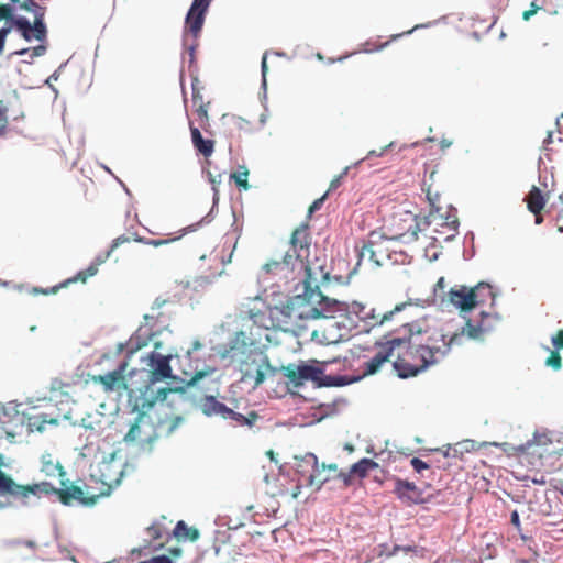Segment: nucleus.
Segmentation results:
<instances>
[{
  "label": "nucleus",
  "mask_w": 563,
  "mask_h": 563,
  "mask_svg": "<svg viewBox=\"0 0 563 563\" xmlns=\"http://www.w3.org/2000/svg\"><path fill=\"white\" fill-rule=\"evenodd\" d=\"M338 477L343 482L344 486H351L353 484L354 475L352 471L349 472H339Z\"/></svg>",
  "instance_id": "42"
},
{
  "label": "nucleus",
  "mask_w": 563,
  "mask_h": 563,
  "mask_svg": "<svg viewBox=\"0 0 563 563\" xmlns=\"http://www.w3.org/2000/svg\"><path fill=\"white\" fill-rule=\"evenodd\" d=\"M510 522L517 528L520 529V519L517 510H514L510 516Z\"/></svg>",
  "instance_id": "51"
},
{
  "label": "nucleus",
  "mask_w": 563,
  "mask_h": 563,
  "mask_svg": "<svg viewBox=\"0 0 563 563\" xmlns=\"http://www.w3.org/2000/svg\"><path fill=\"white\" fill-rule=\"evenodd\" d=\"M394 244V239L372 234L360 250L357 265H361L365 260L374 266H383L389 262H397L398 253L393 250Z\"/></svg>",
  "instance_id": "7"
},
{
  "label": "nucleus",
  "mask_w": 563,
  "mask_h": 563,
  "mask_svg": "<svg viewBox=\"0 0 563 563\" xmlns=\"http://www.w3.org/2000/svg\"><path fill=\"white\" fill-rule=\"evenodd\" d=\"M288 267H291L292 271L297 267V261L295 260V253L291 250V245L285 253L280 254L278 258L271 260L264 264L263 269L267 274H276Z\"/></svg>",
  "instance_id": "17"
},
{
  "label": "nucleus",
  "mask_w": 563,
  "mask_h": 563,
  "mask_svg": "<svg viewBox=\"0 0 563 563\" xmlns=\"http://www.w3.org/2000/svg\"><path fill=\"white\" fill-rule=\"evenodd\" d=\"M173 536L177 540L196 541L199 538V531L194 527H188L185 521L179 520L173 530Z\"/></svg>",
  "instance_id": "29"
},
{
  "label": "nucleus",
  "mask_w": 563,
  "mask_h": 563,
  "mask_svg": "<svg viewBox=\"0 0 563 563\" xmlns=\"http://www.w3.org/2000/svg\"><path fill=\"white\" fill-rule=\"evenodd\" d=\"M378 467V463L372 459L364 457L358 462L354 463L350 468L354 477L360 479L365 478L368 473Z\"/></svg>",
  "instance_id": "28"
},
{
  "label": "nucleus",
  "mask_w": 563,
  "mask_h": 563,
  "mask_svg": "<svg viewBox=\"0 0 563 563\" xmlns=\"http://www.w3.org/2000/svg\"><path fill=\"white\" fill-rule=\"evenodd\" d=\"M21 10L33 13V24L24 16H14V9L10 4L0 3V22L5 20L12 27H15L25 41L35 38L44 42L47 36V29L44 22L46 7L40 5L36 0H23Z\"/></svg>",
  "instance_id": "3"
},
{
  "label": "nucleus",
  "mask_w": 563,
  "mask_h": 563,
  "mask_svg": "<svg viewBox=\"0 0 563 563\" xmlns=\"http://www.w3.org/2000/svg\"><path fill=\"white\" fill-rule=\"evenodd\" d=\"M296 471L301 476L307 475V485L316 490L321 489L322 485L330 481V476H322L318 457L313 453L296 457Z\"/></svg>",
  "instance_id": "11"
},
{
  "label": "nucleus",
  "mask_w": 563,
  "mask_h": 563,
  "mask_svg": "<svg viewBox=\"0 0 563 563\" xmlns=\"http://www.w3.org/2000/svg\"><path fill=\"white\" fill-rule=\"evenodd\" d=\"M422 345H408L397 354L393 363L399 378L416 377L433 365L428 355L422 352Z\"/></svg>",
  "instance_id": "6"
},
{
  "label": "nucleus",
  "mask_w": 563,
  "mask_h": 563,
  "mask_svg": "<svg viewBox=\"0 0 563 563\" xmlns=\"http://www.w3.org/2000/svg\"><path fill=\"white\" fill-rule=\"evenodd\" d=\"M261 68H262L263 80L265 81L266 73H267V69H268V67H267V55L266 54L263 55Z\"/></svg>",
  "instance_id": "52"
},
{
  "label": "nucleus",
  "mask_w": 563,
  "mask_h": 563,
  "mask_svg": "<svg viewBox=\"0 0 563 563\" xmlns=\"http://www.w3.org/2000/svg\"><path fill=\"white\" fill-rule=\"evenodd\" d=\"M31 52V57H38V56H42L45 54L46 52V46L45 45H38L32 49L30 48H23V49H20V51H16L15 54L16 55H24V54H27Z\"/></svg>",
  "instance_id": "39"
},
{
  "label": "nucleus",
  "mask_w": 563,
  "mask_h": 563,
  "mask_svg": "<svg viewBox=\"0 0 563 563\" xmlns=\"http://www.w3.org/2000/svg\"><path fill=\"white\" fill-rule=\"evenodd\" d=\"M247 176L249 170L245 167H242L241 170L233 173L231 175V178L234 180L236 186L241 187L244 190H247L250 188Z\"/></svg>",
  "instance_id": "34"
},
{
  "label": "nucleus",
  "mask_w": 563,
  "mask_h": 563,
  "mask_svg": "<svg viewBox=\"0 0 563 563\" xmlns=\"http://www.w3.org/2000/svg\"><path fill=\"white\" fill-rule=\"evenodd\" d=\"M389 44V42H385L383 44H379L373 48H366L365 52L367 53H372V52H376V51H379V49H383L384 47H386L387 45Z\"/></svg>",
  "instance_id": "58"
},
{
  "label": "nucleus",
  "mask_w": 563,
  "mask_h": 563,
  "mask_svg": "<svg viewBox=\"0 0 563 563\" xmlns=\"http://www.w3.org/2000/svg\"><path fill=\"white\" fill-rule=\"evenodd\" d=\"M556 225L560 232H563V194L560 195V208L556 216Z\"/></svg>",
  "instance_id": "44"
},
{
  "label": "nucleus",
  "mask_w": 563,
  "mask_h": 563,
  "mask_svg": "<svg viewBox=\"0 0 563 563\" xmlns=\"http://www.w3.org/2000/svg\"><path fill=\"white\" fill-rule=\"evenodd\" d=\"M45 423L56 424L57 419H54V418L47 419V415H45V413H41V415L33 416L30 418V426L35 427L38 431H42L44 429Z\"/></svg>",
  "instance_id": "33"
},
{
  "label": "nucleus",
  "mask_w": 563,
  "mask_h": 563,
  "mask_svg": "<svg viewBox=\"0 0 563 563\" xmlns=\"http://www.w3.org/2000/svg\"><path fill=\"white\" fill-rule=\"evenodd\" d=\"M189 130L195 150L203 157H210L214 152V141L211 139H203L200 130L191 122L189 123Z\"/></svg>",
  "instance_id": "18"
},
{
  "label": "nucleus",
  "mask_w": 563,
  "mask_h": 563,
  "mask_svg": "<svg viewBox=\"0 0 563 563\" xmlns=\"http://www.w3.org/2000/svg\"><path fill=\"white\" fill-rule=\"evenodd\" d=\"M426 196H427V199L431 206V210H435L438 209V207H442L440 205V198H441V195L439 194L438 190H434L432 185H429L426 189Z\"/></svg>",
  "instance_id": "36"
},
{
  "label": "nucleus",
  "mask_w": 563,
  "mask_h": 563,
  "mask_svg": "<svg viewBox=\"0 0 563 563\" xmlns=\"http://www.w3.org/2000/svg\"><path fill=\"white\" fill-rule=\"evenodd\" d=\"M168 552L174 556V558H177V556H180L181 554V549L180 548H170L168 550Z\"/></svg>",
  "instance_id": "59"
},
{
  "label": "nucleus",
  "mask_w": 563,
  "mask_h": 563,
  "mask_svg": "<svg viewBox=\"0 0 563 563\" xmlns=\"http://www.w3.org/2000/svg\"><path fill=\"white\" fill-rule=\"evenodd\" d=\"M448 297L449 301L461 312H467L475 308L472 289L466 286L452 287Z\"/></svg>",
  "instance_id": "14"
},
{
  "label": "nucleus",
  "mask_w": 563,
  "mask_h": 563,
  "mask_svg": "<svg viewBox=\"0 0 563 563\" xmlns=\"http://www.w3.org/2000/svg\"><path fill=\"white\" fill-rule=\"evenodd\" d=\"M299 494H300V486L297 485L295 490L292 492L291 496H292V498H297L299 496Z\"/></svg>",
  "instance_id": "63"
},
{
  "label": "nucleus",
  "mask_w": 563,
  "mask_h": 563,
  "mask_svg": "<svg viewBox=\"0 0 563 563\" xmlns=\"http://www.w3.org/2000/svg\"><path fill=\"white\" fill-rule=\"evenodd\" d=\"M555 350L550 352V355L545 360V365L553 368L554 371H559L562 367V358L558 350H563V330L556 331V333L552 336L551 340Z\"/></svg>",
  "instance_id": "22"
},
{
  "label": "nucleus",
  "mask_w": 563,
  "mask_h": 563,
  "mask_svg": "<svg viewBox=\"0 0 563 563\" xmlns=\"http://www.w3.org/2000/svg\"><path fill=\"white\" fill-rule=\"evenodd\" d=\"M464 336V330L451 331L449 325L431 328L427 342L421 344L433 365L441 362L451 351L453 345H460Z\"/></svg>",
  "instance_id": "4"
},
{
  "label": "nucleus",
  "mask_w": 563,
  "mask_h": 563,
  "mask_svg": "<svg viewBox=\"0 0 563 563\" xmlns=\"http://www.w3.org/2000/svg\"><path fill=\"white\" fill-rule=\"evenodd\" d=\"M402 342L404 340L401 339H391L383 344H379V347L376 351L375 355L368 361L364 362V375L376 374L382 367V365L388 362L390 357L394 355L395 349L402 346Z\"/></svg>",
  "instance_id": "12"
},
{
  "label": "nucleus",
  "mask_w": 563,
  "mask_h": 563,
  "mask_svg": "<svg viewBox=\"0 0 563 563\" xmlns=\"http://www.w3.org/2000/svg\"><path fill=\"white\" fill-rule=\"evenodd\" d=\"M210 372H213V369L196 372L195 375L187 382V385L188 386L195 385L198 380H200L202 377H205Z\"/></svg>",
  "instance_id": "46"
},
{
  "label": "nucleus",
  "mask_w": 563,
  "mask_h": 563,
  "mask_svg": "<svg viewBox=\"0 0 563 563\" xmlns=\"http://www.w3.org/2000/svg\"><path fill=\"white\" fill-rule=\"evenodd\" d=\"M311 239L308 232V225L301 224L292 231L291 250L295 253V260L300 271H303V288L308 290H320L319 287L329 280V272L323 264L316 258L310 261Z\"/></svg>",
  "instance_id": "2"
},
{
  "label": "nucleus",
  "mask_w": 563,
  "mask_h": 563,
  "mask_svg": "<svg viewBox=\"0 0 563 563\" xmlns=\"http://www.w3.org/2000/svg\"><path fill=\"white\" fill-rule=\"evenodd\" d=\"M231 121V125H232V129H231V134H233V130L236 129L240 131H250L251 129V123L240 117H232L230 119Z\"/></svg>",
  "instance_id": "37"
},
{
  "label": "nucleus",
  "mask_w": 563,
  "mask_h": 563,
  "mask_svg": "<svg viewBox=\"0 0 563 563\" xmlns=\"http://www.w3.org/2000/svg\"><path fill=\"white\" fill-rule=\"evenodd\" d=\"M445 287H446V285H445L444 277H440L434 285V289H433L434 296H440L439 292H443Z\"/></svg>",
  "instance_id": "48"
},
{
  "label": "nucleus",
  "mask_w": 563,
  "mask_h": 563,
  "mask_svg": "<svg viewBox=\"0 0 563 563\" xmlns=\"http://www.w3.org/2000/svg\"><path fill=\"white\" fill-rule=\"evenodd\" d=\"M208 106H209V102L205 103L203 101H201V103H199L196 109V113L200 120L201 125L208 123V121H209Z\"/></svg>",
  "instance_id": "38"
},
{
  "label": "nucleus",
  "mask_w": 563,
  "mask_h": 563,
  "mask_svg": "<svg viewBox=\"0 0 563 563\" xmlns=\"http://www.w3.org/2000/svg\"><path fill=\"white\" fill-rule=\"evenodd\" d=\"M130 236L125 235V234H122L118 238H115L113 241H112V244H111V247L110 250L107 252V257L110 256V254L117 249L119 247L121 244H124V243H129L130 242Z\"/></svg>",
  "instance_id": "40"
},
{
  "label": "nucleus",
  "mask_w": 563,
  "mask_h": 563,
  "mask_svg": "<svg viewBox=\"0 0 563 563\" xmlns=\"http://www.w3.org/2000/svg\"><path fill=\"white\" fill-rule=\"evenodd\" d=\"M552 486L555 490L563 495V479H555Z\"/></svg>",
  "instance_id": "56"
},
{
  "label": "nucleus",
  "mask_w": 563,
  "mask_h": 563,
  "mask_svg": "<svg viewBox=\"0 0 563 563\" xmlns=\"http://www.w3.org/2000/svg\"><path fill=\"white\" fill-rule=\"evenodd\" d=\"M195 230H196V225H189L187 228L181 229L177 234H172V233L167 234V238H165V239H148V242H146V245H151L154 247L167 245L169 243L180 240L186 233L192 232Z\"/></svg>",
  "instance_id": "31"
},
{
  "label": "nucleus",
  "mask_w": 563,
  "mask_h": 563,
  "mask_svg": "<svg viewBox=\"0 0 563 563\" xmlns=\"http://www.w3.org/2000/svg\"><path fill=\"white\" fill-rule=\"evenodd\" d=\"M199 407L206 416H220L224 419L225 413H231L230 408L218 401L214 396H205L201 398Z\"/></svg>",
  "instance_id": "21"
},
{
  "label": "nucleus",
  "mask_w": 563,
  "mask_h": 563,
  "mask_svg": "<svg viewBox=\"0 0 563 563\" xmlns=\"http://www.w3.org/2000/svg\"><path fill=\"white\" fill-rule=\"evenodd\" d=\"M230 412L231 413H225L224 419H230L240 427L252 428L260 418L258 413L254 410L249 411L246 415H242L230 408Z\"/></svg>",
  "instance_id": "26"
},
{
  "label": "nucleus",
  "mask_w": 563,
  "mask_h": 563,
  "mask_svg": "<svg viewBox=\"0 0 563 563\" xmlns=\"http://www.w3.org/2000/svg\"><path fill=\"white\" fill-rule=\"evenodd\" d=\"M8 125V118L5 114V110L0 108V135L4 133Z\"/></svg>",
  "instance_id": "49"
},
{
  "label": "nucleus",
  "mask_w": 563,
  "mask_h": 563,
  "mask_svg": "<svg viewBox=\"0 0 563 563\" xmlns=\"http://www.w3.org/2000/svg\"><path fill=\"white\" fill-rule=\"evenodd\" d=\"M243 368L242 382L252 383L253 388L258 387L265 379V373L255 362L246 363Z\"/></svg>",
  "instance_id": "23"
},
{
  "label": "nucleus",
  "mask_w": 563,
  "mask_h": 563,
  "mask_svg": "<svg viewBox=\"0 0 563 563\" xmlns=\"http://www.w3.org/2000/svg\"><path fill=\"white\" fill-rule=\"evenodd\" d=\"M144 418H145V413L140 412L136 420L131 424L130 430L126 433V439L132 440V441L140 439V437H141L140 423L143 421Z\"/></svg>",
  "instance_id": "35"
},
{
  "label": "nucleus",
  "mask_w": 563,
  "mask_h": 563,
  "mask_svg": "<svg viewBox=\"0 0 563 563\" xmlns=\"http://www.w3.org/2000/svg\"><path fill=\"white\" fill-rule=\"evenodd\" d=\"M329 362H318L311 360L309 362H300L299 364L290 363L282 366L280 371L295 387L302 386L305 382L311 380L318 386H332V377L325 376L323 365Z\"/></svg>",
  "instance_id": "5"
},
{
  "label": "nucleus",
  "mask_w": 563,
  "mask_h": 563,
  "mask_svg": "<svg viewBox=\"0 0 563 563\" xmlns=\"http://www.w3.org/2000/svg\"><path fill=\"white\" fill-rule=\"evenodd\" d=\"M170 523L172 520L168 521L165 516H162L158 520L147 527L146 532L150 541L162 539L165 534H168Z\"/></svg>",
  "instance_id": "27"
},
{
  "label": "nucleus",
  "mask_w": 563,
  "mask_h": 563,
  "mask_svg": "<svg viewBox=\"0 0 563 563\" xmlns=\"http://www.w3.org/2000/svg\"><path fill=\"white\" fill-rule=\"evenodd\" d=\"M177 391L184 393L185 389L183 387H179V388H162V389H159L157 391L156 398L161 399V400H165L169 393H177Z\"/></svg>",
  "instance_id": "43"
},
{
  "label": "nucleus",
  "mask_w": 563,
  "mask_h": 563,
  "mask_svg": "<svg viewBox=\"0 0 563 563\" xmlns=\"http://www.w3.org/2000/svg\"><path fill=\"white\" fill-rule=\"evenodd\" d=\"M325 196L327 195H323L321 198L319 199H316L309 207V214H311L312 212H314L316 210H319L325 199Z\"/></svg>",
  "instance_id": "50"
},
{
  "label": "nucleus",
  "mask_w": 563,
  "mask_h": 563,
  "mask_svg": "<svg viewBox=\"0 0 563 563\" xmlns=\"http://www.w3.org/2000/svg\"><path fill=\"white\" fill-rule=\"evenodd\" d=\"M151 371L150 382L157 383L172 377V367L169 364L170 356H165L159 353L151 354Z\"/></svg>",
  "instance_id": "13"
},
{
  "label": "nucleus",
  "mask_w": 563,
  "mask_h": 563,
  "mask_svg": "<svg viewBox=\"0 0 563 563\" xmlns=\"http://www.w3.org/2000/svg\"><path fill=\"white\" fill-rule=\"evenodd\" d=\"M406 306H407V303H400V305H397L390 311H386L384 313H377V314L373 313L371 316V319L373 320L371 322V324L373 327L374 325H383V324H385L386 322L390 321L397 312H400Z\"/></svg>",
  "instance_id": "32"
},
{
  "label": "nucleus",
  "mask_w": 563,
  "mask_h": 563,
  "mask_svg": "<svg viewBox=\"0 0 563 563\" xmlns=\"http://www.w3.org/2000/svg\"><path fill=\"white\" fill-rule=\"evenodd\" d=\"M212 0H194L186 15V33L184 42L188 45L190 56L194 58V52L197 47V38L200 35L205 23L206 13Z\"/></svg>",
  "instance_id": "8"
},
{
  "label": "nucleus",
  "mask_w": 563,
  "mask_h": 563,
  "mask_svg": "<svg viewBox=\"0 0 563 563\" xmlns=\"http://www.w3.org/2000/svg\"><path fill=\"white\" fill-rule=\"evenodd\" d=\"M133 240L139 242V243H143V244H146V242H148V239L140 236L137 234L134 235Z\"/></svg>",
  "instance_id": "61"
},
{
  "label": "nucleus",
  "mask_w": 563,
  "mask_h": 563,
  "mask_svg": "<svg viewBox=\"0 0 563 563\" xmlns=\"http://www.w3.org/2000/svg\"><path fill=\"white\" fill-rule=\"evenodd\" d=\"M537 10H538V8L534 7V4L532 3V9L523 12V14H522L523 20L528 21L533 14H536Z\"/></svg>",
  "instance_id": "54"
},
{
  "label": "nucleus",
  "mask_w": 563,
  "mask_h": 563,
  "mask_svg": "<svg viewBox=\"0 0 563 563\" xmlns=\"http://www.w3.org/2000/svg\"><path fill=\"white\" fill-rule=\"evenodd\" d=\"M473 300L475 307L478 305H483L485 302H493L495 299V294L490 285L486 283H478L475 287H472Z\"/></svg>",
  "instance_id": "25"
},
{
  "label": "nucleus",
  "mask_w": 563,
  "mask_h": 563,
  "mask_svg": "<svg viewBox=\"0 0 563 563\" xmlns=\"http://www.w3.org/2000/svg\"><path fill=\"white\" fill-rule=\"evenodd\" d=\"M349 311L345 301L330 298L320 290H308L290 297L282 307L276 308V318L285 330L300 331L306 328V321L319 318L343 317Z\"/></svg>",
  "instance_id": "1"
},
{
  "label": "nucleus",
  "mask_w": 563,
  "mask_h": 563,
  "mask_svg": "<svg viewBox=\"0 0 563 563\" xmlns=\"http://www.w3.org/2000/svg\"><path fill=\"white\" fill-rule=\"evenodd\" d=\"M395 495L404 503H417L420 498V492L413 483L397 479L394 488Z\"/></svg>",
  "instance_id": "20"
},
{
  "label": "nucleus",
  "mask_w": 563,
  "mask_h": 563,
  "mask_svg": "<svg viewBox=\"0 0 563 563\" xmlns=\"http://www.w3.org/2000/svg\"><path fill=\"white\" fill-rule=\"evenodd\" d=\"M410 464H411V466L413 467V470L417 473H421L423 470H428L429 468V465L426 462H423L422 460L418 459V457H413L410 461Z\"/></svg>",
  "instance_id": "41"
},
{
  "label": "nucleus",
  "mask_w": 563,
  "mask_h": 563,
  "mask_svg": "<svg viewBox=\"0 0 563 563\" xmlns=\"http://www.w3.org/2000/svg\"><path fill=\"white\" fill-rule=\"evenodd\" d=\"M430 224H434V231L443 236L444 241L452 240L459 229V218L456 209L452 206L438 207L435 210H431L429 214Z\"/></svg>",
  "instance_id": "9"
},
{
  "label": "nucleus",
  "mask_w": 563,
  "mask_h": 563,
  "mask_svg": "<svg viewBox=\"0 0 563 563\" xmlns=\"http://www.w3.org/2000/svg\"><path fill=\"white\" fill-rule=\"evenodd\" d=\"M498 318L490 313L482 312V319L477 324H473L471 319H468L461 330H464V334L466 333L468 338L478 340L482 339L483 335L494 329V325L497 323Z\"/></svg>",
  "instance_id": "15"
},
{
  "label": "nucleus",
  "mask_w": 563,
  "mask_h": 563,
  "mask_svg": "<svg viewBox=\"0 0 563 563\" xmlns=\"http://www.w3.org/2000/svg\"><path fill=\"white\" fill-rule=\"evenodd\" d=\"M102 261H100L99 263H96V264H91L86 269L78 272L74 277L68 278V279L59 283L58 285L53 286L52 288H48V289H37V288H35L34 292L42 294V295H54L59 289L66 288L70 284H74V283H77V282H80V283L84 284V283L87 282V279L89 277H92V276H95L98 273V265Z\"/></svg>",
  "instance_id": "16"
},
{
  "label": "nucleus",
  "mask_w": 563,
  "mask_h": 563,
  "mask_svg": "<svg viewBox=\"0 0 563 563\" xmlns=\"http://www.w3.org/2000/svg\"><path fill=\"white\" fill-rule=\"evenodd\" d=\"M41 471L48 477H63L65 475L63 466L59 464V462H54L49 454L42 456Z\"/></svg>",
  "instance_id": "30"
},
{
  "label": "nucleus",
  "mask_w": 563,
  "mask_h": 563,
  "mask_svg": "<svg viewBox=\"0 0 563 563\" xmlns=\"http://www.w3.org/2000/svg\"><path fill=\"white\" fill-rule=\"evenodd\" d=\"M166 302H168L167 300H161L159 298H157L154 302H153V306H152V310H158L161 309Z\"/></svg>",
  "instance_id": "57"
},
{
  "label": "nucleus",
  "mask_w": 563,
  "mask_h": 563,
  "mask_svg": "<svg viewBox=\"0 0 563 563\" xmlns=\"http://www.w3.org/2000/svg\"><path fill=\"white\" fill-rule=\"evenodd\" d=\"M347 174V168H345L343 170L342 174H340L339 176H336L335 178H333L330 183V186H329V191L331 190H335L340 185H341V180L342 178Z\"/></svg>",
  "instance_id": "47"
},
{
  "label": "nucleus",
  "mask_w": 563,
  "mask_h": 563,
  "mask_svg": "<svg viewBox=\"0 0 563 563\" xmlns=\"http://www.w3.org/2000/svg\"><path fill=\"white\" fill-rule=\"evenodd\" d=\"M525 201L527 202V208L531 213L541 212L547 203L544 195L537 186H532L529 194L525 198Z\"/></svg>",
  "instance_id": "24"
},
{
  "label": "nucleus",
  "mask_w": 563,
  "mask_h": 563,
  "mask_svg": "<svg viewBox=\"0 0 563 563\" xmlns=\"http://www.w3.org/2000/svg\"><path fill=\"white\" fill-rule=\"evenodd\" d=\"M327 470L328 471L336 472L338 471V465L335 463H332V464L322 463V464H320V471L324 472Z\"/></svg>",
  "instance_id": "53"
},
{
  "label": "nucleus",
  "mask_w": 563,
  "mask_h": 563,
  "mask_svg": "<svg viewBox=\"0 0 563 563\" xmlns=\"http://www.w3.org/2000/svg\"><path fill=\"white\" fill-rule=\"evenodd\" d=\"M158 317H159V314H157V316H154V314H152V316L145 314V316H144V319H145V320H150V319H154V318H158Z\"/></svg>",
  "instance_id": "64"
},
{
  "label": "nucleus",
  "mask_w": 563,
  "mask_h": 563,
  "mask_svg": "<svg viewBox=\"0 0 563 563\" xmlns=\"http://www.w3.org/2000/svg\"><path fill=\"white\" fill-rule=\"evenodd\" d=\"M126 367L128 363L122 362L114 371L108 372L103 375H89L88 379L86 380V386H101L103 393L107 395L113 391L126 390Z\"/></svg>",
  "instance_id": "10"
},
{
  "label": "nucleus",
  "mask_w": 563,
  "mask_h": 563,
  "mask_svg": "<svg viewBox=\"0 0 563 563\" xmlns=\"http://www.w3.org/2000/svg\"><path fill=\"white\" fill-rule=\"evenodd\" d=\"M384 151H385V148H382V151H380V152H377V151H374V150H373V151H371V152L368 153V157H369V156H373V155H375V156H380V155L383 154V152H384Z\"/></svg>",
  "instance_id": "62"
},
{
  "label": "nucleus",
  "mask_w": 563,
  "mask_h": 563,
  "mask_svg": "<svg viewBox=\"0 0 563 563\" xmlns=\"http://www.w3.org/2000/svg\"><path fill=\"white\" fill-rule=\"evenodd\" d=\"M192 101L195 104H199L201 103L202 100V96L200 95L199 91H197L195 88L192 89Z\"/></svg>",
  "instance_id": "55"
},
{
  "label": "nucleus",
  "mask_w": 563,
  "mask_h": 563,
  "mask_svg": "<svg viewBox=\"0 0 563 563\" xmlns=\"http://www.w3.org/2000/svg\"><path fill=\"white\" fill-rule=\"evenodd\" d=\"M12 26H4L0 29V54L3 53L4 43L8 34L11 32Z\"/></svg>",
  "instance_id": "45"
},
{
  "label": "nucleus",
  "mask_w": 563,
  "mask_h": 563,
  "mask_svg": "<svg viewBox=\"0 0 563 563\" xmlns=\"http://www.w3.org/2000/svg\"><path fill=\"white\" fill-rule=\"evenodd\" d=\"M533 214H534L536 224H541L543 222V217H542L541 212L533 213Z\"/></svg>",
  "instance_id": "60"
},
{
  "label": "nucleus",
  "mask_w": 563,
  "mask_h": 563,
  "mask_svg": "<svg viewBox=\"0 0 563 563\" xmlns=\"http://www.w3.org/2000/svg\"><path fill=\"white\" fill-rule=\"evenodd\" d=\"M431 327L428 324V319L422 318L412 322L404 323L398 330L402 334L399 339L404 340L402 345L412 339L415 335L428 334Z\"/></svg>",
  "instance_id": "19"
}]
</instances>
